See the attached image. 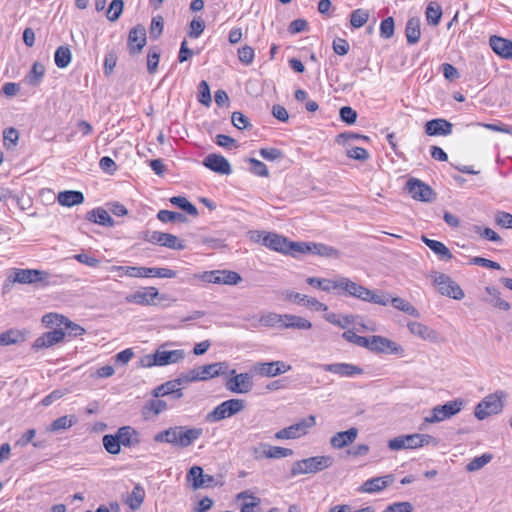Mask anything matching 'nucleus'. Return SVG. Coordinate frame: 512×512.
<instances>
[{
    "label": "nucleus",
    "instance_id": "bf43d9fd",
    "mask_svg": "<svg viewBox=\"0 0 512 512\" xmlns=\"http://www.w3.org/2000/svg\"><path fill=\"white\" fill-rule=\"evenodd\" d=\"M157 218L163 223L187 222V217L184 214L169 210H160L157 214Z\"/></svg>",
    "mask_w": 512,
    "mask_h": 512
},
{
    "label": "nucleus",
    "instance_id": "20e7f679",
    "mask_svg": "<svg viewBox=\"0 0 512 512\" xmlns=\"http://www.w3.org/2000/svg\"><path fill=\"white\" fill-rule=\"evenodd\" d=\"M333 462V457L328 455L314 456L298 460L292 465L291 475L315 474L331 467Z\"/></svg>",
    "mask_w": 512,
    "mask_h": 512
},
{
    "label": "nucleus",
    "instance_id": "4c0bfd02",
    "mask_svg": "<svg viewBox=\"0 0 512 512\" xmlns=\"http://www.w3.org/2000/svg\"><path fill=\"white\" fill-rule=\"evenodd\" d=\"M405 35L409 44H416L421 37L420 19L418 17L410 18L405 27Z\"/></svg>",
    "mask_w": 512,
    "mask_h": 512
},
{
    "label": "nucleus",
    "instance_id": "72a5a7b5",
    "mask_svg": "<svg viewBox=\"0 0 512 512\" xmlns=\"http://www.w3.org/2000/svg\"><path fill=\"white\" fill-rule=\"evenodd\" d=\"M86 219L106 227H112L115 224L108 211L101 207H97L89 211L86 214Z\"/></svg>",
    "mask_w": 512,
    "mask_h": 512
},
{
    "label": "nucleus",
    "instance_id": "5701e85b",
    "mask_svg": "<svg viewBox=\"0 0 512 512\" xmlns=\"http://www.w3.org/2000/svg\"><path fill=\"white\" fill-rule=\"evenodd\" d=\"M425 133L428 136H447L452 133L453 125L446 119H432L425 123Z\"/></svg>",
    "mask_w": 512,
    "mask_h": 512
},
{
    "label": "nucleus",
    "instance_id": "603ef678",
    "mask_svg": "<svg viewBox=\"0 0 512 512\" xmlns=\"http://www.w3.org/2000/svg\"><path fill=\"white\" fill-rule=\"evenodd\" d=\"M76 422L74 416H62L54 420L50 427L47 429L49 432H58L72 427Z\"/></svg>",
    "mask_w": 512,
    "mask_h": 512
},
{
    "label": "nucleus",
    "instance_id": "7ed1b4c3",
    "mask_svg": "<svg viewBox=\"0 0 512 512\" xmlns=\"http://www.w3.org/2000/svg\"><path fill=\"white\" fill-rule=\"evenodd\" d=\"M506 398L507 393L503 390H497L485 396L475 407V417L478 420H484L491 415L500 413L503 410Z\"/></svg>",
    "mask_w": 512,
    "mask_h": 512
},
{
    "label": "nucleus",
    "instance_id": "a19ab883",
    "mask_svg": "<svg viewBox=\"0 0 512 512\" xmlns=\"http://www.w3.org/2000/svg\"><path fill=\"white\" fill-rule=\"evenodd\" d=\"M258 322L261 326L269 328H280L283 326V314H277L275 312L263 313Z\"/></svg>",
    "mask_w": 512,
    "mask_h": 512
},
{
    "label": "nucleus",
    "instance_id": "bb28decb",
    "mask_svg": "<svg viewBox=\"0 0 512 512\" xmlns=\"http://www.w3.org/2000/svg\"><path fill=\"white\" fill-rule=\"evenodd\" d=\"M358 433L359 431L355 427H352L346 431L337 432L331 437L330 445L334 449H343L356 440Z\"/></svg>",
    "mask_w": 512,
    "mask_h": 512
},
{
    "label": "nucleus",
    "instance_id": "774afa93",
    "mask_svg": "<svg viewBox=\"0 0 512 512\" xmlns=\"http://www.w3.org/2000/svg\"><path fill=\"white\" fill-rule=\"evenodd\" d=\"M413 505L410 502H395L388 505L383 512H412Z\"/></svg>",
    "mask_w": 512,
    "mask_h": 512
},
{
    "label": "nucleus",
    "instance_id": "423d86ee",
    "mask_svg": "<svg viewBox=\"0 0 512 512\" xmlns=\"http://www.w3.org/2000/svg\"><path fill=\"white\" fill-rule=\"evenodd\" d=\"M464 407V400L455 399L443 405L432 408L430 414L424 418L425 423H438L458 414Z\"/></svg>",
    "mask_w": 512,
    "mask_h": 512
},
{
    "label": "nucleus",
    "instance_id": "c756f323",
    "mask_svg": "<svg viewBox=\"0 0 512 512\" xmlns=\"http://www.w3.org/2000/svg\"><path fill=\"white\" fill-rule=\"evenodd\" d=\"M121 446L133 448L141 443L139 432L131 426H122L117 430Z\"/></svg>",
    "mask_w": 512,
    "mask_h": 512
},
{
    "label": "nucleus",
    "instance_id": "58836bf2",
    "mask_svg": "<svg viewBox=\"0 0 512 512\" xmlns=\"http://www.w3.org/2000/svg\"><path fill=\"white\" fill-rule=\"evenodd\" d=\"M486 292L489 295V298L486 299V301L492 305L493 307L499 308L503 311H508L510 309V303L503 300L500 297V292L496 287L488 286L486 287Z\"/></svg>",
    "mask_w": 512,
    "mask_h": 512
},
{
    "label": "nucleus",
    "instance_id": "1a4fd4ad",
    "mask_svg": "<svg viewBox=\"0 0 512 512\" xmlns=\"http://www.w3.org/2000/svg\"><path fill=\"white\" fill-rule=\"evenodd\" d=\"M431 277L433 278L434 285L442 295L451 297L456 300H461L464 298V292L461 287L448 275L434 272Z\"/></svg>",
    "mask_w": 512,
    "mask_h": 512
},
{
    "label": "nucleus",
    "instance_id": "c03bdc74",
    "mask_svg": "<svg viewBox=\"0 0 512 512\" xmlns=\"http://www.w3.org/2000/svg\"><path fill=\"white\" fill-rule=\"evenodd\" d=\"M144 498L145 490L141 485L137 484L133 487V490L127 499V504L132 510H137L141 507Z\"/></svg>",
    "mask_w": 512,
    "mask_h": 512
},
{
    "label": "nucleus",
    "instance_id": "f704fd0d",
    "mask_svg": "<svg viewBox=\"0 0 512 512\" xmlns=\"http://www.w3.org/2000/svg\"><path fill=\"white\" fill-rule=\"evenodd\" d=\"M57 200L61 206L72 207L82 204L85 198L81 191L66 190L58 194Z\"/></svg>",
    "mask_w": 512,
    "mask_h": 512
},
{
    "label": "nucleus",
    "instance_id": "412c9836",
    "mask_svg": "<svg viewBox=\"0 0 512 512\" xmlns=\"http://www.w3.org/2000/svg\"><path fill=\"white\" fill-rule=\"evenodd\" d=\"M362 301L386 306L389 303V295L386 293H376L360 284L354 291V296Z\"/></svg>",
    "mask_w": 512,
    "mask_h": 512
},
{
    "label": "nucleus",
    "instance_id": "6e6d98bb",
    "mask_svg": "<svg viewBox=\"0 0 512 512\" xmlns=\"http://www.w3.org/2000/svg\"><path fill=\"white\" fill-rule=\"evenodd\" d=\"M313 253L315 255L330 257V258H338L340 253L337 249L332 246L323 244V243H314L312 246Z\"/></svg>",
    "mask_w": 512,
    "mask_h": 512
},
{
    "label": "nucleus",
    "instance_id": "0eeeda50",
    "mask_svg": "<svg viewBox=\"0 0 512 512\" xmlns=\"http://www.w3.org/2000/svg\"><path fill=\"white\" fill-rule=\"evenodd\" d=\"M315 425V416L309 415L308 417L301 419L299 422L277 431L275 433V438L278 440L297 439L308 434L309 430Z\"/></svg>",
    "mask_w": 512,
    "mask_h": 512
},
{
    "label": "nucleus",
    "instance_id": "13d9d810",
    "mask_svg": "<svg viewBox=\"0 0 512 512\" xmlns=\"http://www.w3.org/2000/svg\"><path fill=\"white\" fill-rule=\"evenodd\" d=\"M369 16L370 15L367 10L358 8L352 11L350 15V24L354 28H360L367 23Z\"/></svg>",
    "mask_w": 512,
    "mask_h": 512
},
{
    "label": "nucleus",
    "instance_id": "7c9ffc66",
    "mask_svg": "<svg viewBox=\"0 0 512 512\" xmlns=\"http://www.w3.org/2000/svg\"><path fill=\"white\" fill-rule=\"evenodd\" d=\"M394 481V476L392 474L385 475L382 477H374L371 479H368L363 485H362V491L366 493H376L384 490L386 487H388L390 484H392Z\"/></svg>",
    "mask_w": 512,
    "mask_h": 512
},
{
    "label": "nucleus",
    "instance_id": "a211bd4d",
    "mask_svg": "<svg viewBox=\"0 0 512 512\" xmlns=\"http://www.w3.org/2000/svg\"><path fill=\"white\" fill-rule=\"evenodd\" d=\"M12 281L21 284H33L47 280L49 274L37 269H14Z\"/></svg>",
    "mask_w": 512,
    "mask_h": 512
},
{
    "label": "nucleus",
    "instance_id": "b1692460",
    "mask_svg": "<svg viewBox=\"0 0 512 512\" xmlns=\"http://www.w3.org/2000/svg\"><path fill=\"white\" fill-rule=\"evenodd\" d=\"M65 335V331L60 329V327H56L54 330L43 333L40 337H38L33 344V348H49L54 344L61 342L64 339Z\"/></svg>",
    "mask_w": 512,
    "mask_h": 512
},
{
    "label": "nucleus",
    "instance_id": "a18cd8bd",
    "mask_svg": "<svg viewBox=\"0 0 512 512\" xmlns=\"http://www.w3.org/2000/svg\"><path fill=\"white\" fill-rule=\"evenodd\" d=\"M187 480L192 482L194 490L204 487L206 484L203 469L200 466H193L187 473Z\"/></svg>",
    "mask_w": 512,
    "mask_h": 512
},
{
    "label": "nucleus",
    "instance_id": "39448f33",
    "mask_svg": "<svg viewBox=\"0 0 512 512\" xmlns=\"http://www.w3.org/2000/svg\"><path fill=\"white\" fill-rule=\"evenodd\" d=\"M245 407V400L237 398L229 399L223 401L212 411L207 413L205 420L209 423H216L242 412Z\"/></svg>",
    "mask_w": 512,
    "mask_h": 512
},
{
    "label": "nucleus",
    "instance_id": "f03ea898",
    "mask_svg": "<svg viewBox=\"0 0 512 512\" xmlns=\"http://www.w3.org/2000/svg\"><path fill=\"white\" fill-rule=\"evenodd\" d=\"M171 343L167 342L162 344L153 354L145 355L141 358L140 364L142 367L152 366H166L181 362L186 353L182 349L166 350L165 347L170 346Z\"/></svg>",
    "mask_w": 512,
    "mask_h": 512
},
{
    "label": "nucleus",
    "instance_id": "69168bd1",
    "mask_svg": "<svg viewBox=\"0 0 512 512\" xmlns=\"http://www.w3.org/2000/svg\"><path fill=\"white\" fill-rule=\"evenodd\" d=\"M198 101L206 107H209L212 102L209 85L204 80L199 84Z\"/></svg>",
    "mask_w": 512,
    "mask_h": 512
},
{
    "label": "nucleus",
    "instance_id": "2eb2a0df",
    "mask_svg": "<svg viewBox=\"0 0 512 512\" xmlns=\"http://www.w3.org/2000/svg\"><path fill=\"white\" fill-rule=\"evenodd\" d=\"M291 366L283 361L258 362L253 366V371L263 377H275L288 372Z\"/></svg>",
    "mask_w": 512,
    "mask_h": 512
},
{
    "label": "nucleus",
    "instance_id": "f257e3e1",
    "mask_svg": "<svg viewBox=\"0 0 512 512\" xmlns=\"http://www.w3.org/2000/svg\"><path fill=\"white\" fill-rule=\"evenodd\" d=\"M203 435L201 427L171 426L156 433L154 442L170 444L178 449H185L193 445Z\"/></svg>",
    "mask_w": 512,
    "mask_h": 512
},
{
    "label": "nucleus",
    "instance_id": "9b49d317",
    "mask_svg": "<svg viewBox=\"0 0 512 512\" xmlns=\"http://www.w3.org/2000/svg\"><path fill=\"white\" fill-rule=\"evenodd\" d=\"M368 350L374 353L399 356H403L405 352L404 348L400 344L380 335L371 336Z\"/></svg>",
    "mask_w": 512,
    "mask_h": 512
},
{
    "label": "nucleus",
    "instance_id": "aec40b11",
    "mask_svg": "<svg viewBox=\"0 0 512 512\" xmlns=\"http://www.w3.org/2000/svg\"><path fill=\"white\" fill-rule=\"evenodd\" d=\"M203 165L221 175H230L232 173V167L229 161L219 154H208L203 160Z\"/></svg>",
    "mask_w": 512,
    "mask_h": 512
},
{
    "label": "nucleus",
    "instance_id": "2f4dec72",
    "mask_svg": "<svg viewBox=\"0 0 512 512\" xmlns=\"http://www.w3.org/2000/svg\"><path fill=\"white\" fill-rule=\"evenodd\" d=\"M179 386L177 379L167 381L153 390V397L173 395L175 399H180L183 397V391Z\"/></svg>",
    "mask_w": 512,
    "mask_h": 512
},
{
    "label": "nucleus",
    "instance_id": "473e14b6",
    "mask_svg": "<svg viewBox=\"0 0 512 512\" xmlns=\"http://www.w3.org/2000/svg\"><path fill=\"white\" fill-rule=\"evenodd\" d=\"M311 328L312 323L306 318L293 314H283L282 329L309 330Z\"/></svg>",
    "mask_w": 512,
    "mask_h": 512
},
{
    "label": "nucleus",
    "instance_id": "f8f14e48",
    "mask_svg": "<svg viewBox=\"0 0 512 512\" xmlns=\"http://www.w3.org/2000/svg\"><path fill=\"white\" fill-rule=\"evenodd\" d=\"M143 239L152 244H158L170 249L183 250L185 245L173 234L159 231H146Z\"/></svg>",
    "mask_w": 512,
    "mask_h": 512
},
{
    "label": "nucleus",
    "instance_id": "ddd939ff",
    "mask_svg": "<svg viewBox=\"0 0 512 512\" xmlns=\"http://www.w3.org/2000/svg\"><path fill=\"white\" fill-rule=\"evenodd\" d=\"M230 374L234 375L226 381L225 387L228 391L237 394H246L253 388L252 375L249 373L236 374L232 369Z\"/></svg>",
    "mask_w": 512,
    "mask_h": 512
},
{
    "label": "nucleus",
    "instance_id": "4468645a",
    "mask_svg": "<svg viewBox=\"0 0 512 512\" xmlns=\"http://www.w3.org/2000/svg\"><path fill=\"white\" fill-rule=\"evenodd\" d=\"M252 453L257 460L263 458L280 459L293 455V450L262 443L258 447H254Z\"/></svg>",
    "mask_w": 512,
    "mask_h": 512
},
{
    "label": "nucleus",
    "instance_id": "6e6552de",
    "mask_svg": "<svg viewBox=\"0 0 512 512\" xmlns=\"http://www.w3.org/2000/svg\"><path fill=\"white\" fill-rule=\"evenodd\" d=\"M42 322L47 326L60 327V329L63 331L65 330L71 337L81 336L86 332L82 326L57 313H48L44 315Z\"/></svg>",
    "mask_w": 512,
    "mask_h": 512
},
{
    "label": "nucleus",
    "instance_id": "c85d7f7f",
    "mask_svg": "<svg viewBox=\"0 0 512 512\" xmlns=\"http://www.w3.org/2000/svg\"><path fill=\"white\" fill-rule=\"evenodd\" d=\"M411 334L430 342H438L439 335L437 331L420 322L412 321L407 324Z\"/></svg>",
    "mask_w": 512,
    "mask_h": 512
},
{
    "label": "nucleus",
    "instance_id": "680f3d73",
    "mask_svg": "<svg viewBox=\"0 0 512 512\" xmlns=\"http://www.w3.org/2000/svg\"><path fill=\"white\" fill-rule=\"evenodd\" d=\"M492 460V455L489 453H484L479 457H475L472 459L466 466V470L469 472H474L480 470L485 465H487Z\"/></svg>",
    "mask_w": 512,
    "mask_h": 512
},
{
    "label": "nucleus",
    "instance_id": "c9c22d12",
    "mask_svg": "<svg viewBox=\"0 0 512 512\" xmlns=\"http://www.w3.org/2000/svg\"><path fill=\"white\" fill-rule=\"evenodd\" d=\"M167 409V403L159 398L148 400L142 408V414L146 419L157 416Z\"/></svg>",
    "mask_w": 512,
    "mask_h": 512
},
{
    "label": "nucleus",
    "instance_id": "8fccbe9b",
    "mask_svg": "<svg viewBox=\"0 0 512 512\" xmlns=\"http://www.w3.org/2000/svg\"><path fill=\"white\" fill-rule=\"evenodd\" d=\"M426 20L431 25H438L442 17L441 6L436 2H430L425 11Z\"/></svg>",
    "mask_w": 512,
    "mask_h": 512
},
{
    "label": "nucleus",
    "instance_id": "864d4df0",
    "mask_svg": "<svg viewBox=\"0 0 512 512\" xmlns=\"http://www.w3.org/2000/svg\"><path fill=\"white\" fill-rule=\"evenodd\" d=\"M314 242H289V253L293 257H296L298 254H312V246Z\"/></svg>",
    "mask_w": 512,
    "mask_h": 512
},
{
    "label": "nucleus",
    "instance_id": "f3484780",
    "mask_svg": "<svg viewBox=\"0 0 512 512\" xmlns=\"http://www.w3.org/2000/svg\"><path fill=\"white\" fill-rule=\"evenodd\" d=\"M129 277H160V278H175L177 272L169 268H156V267H136L128 268Z\"/></svg>",
    "mask_w": 512,
    "mask_h": 512
},
{
    "label": "nucleus",
    "instance_id": "dca6fc26",
    "mask_svg": "<svg viewBox=\"0 0 512 512\" xmlns=\"http://www.w3.org/2000/svg\"><path fill=\"white\" fill-rule=\"evenodd\" d=\"M318 367L323 371L331 372L340 377H354L364 373L361 367L351 363L319 364Z\"/></svg>",
    "mask_w": 512,
    "mask_h": 512
},
{
    "label": "nucleus",
    "instance_id": "09e8293b",
    "mask_svg": "<svg viewBox=\"0 0 512 512\" xmlns=\"http://www.w3.org/2000/svg\"><path fill=\"white\" fill-rule=\"evenodd\" d=\"M337 294L343 296H354V291L358 286V283L350 280L346 277H339L337 283Z\"/></svg>",
    "mask_w": 512,
    "mask_h": 512
},
{
    "label": "nucleus",
    "instance_id": "a878e982",
    "mask_svg": "<svg viewBox=\"0 0 512 512\" xmlns=\"http://www.w3.org/2000/svg\"><path fill=\"white\" fill-rule=\"evenodd\" d=\"M289 240L276 233L269 232L262 238V244L271 250L281 252L284 254L289 253Z\"/></svg>",
    "mask_w": 512,
    "mask_h": 512
},
{
    "label": "nucleus",
    "instance_id": "cd10ccee",
    "mask_svg": "<svg viewBox=\"0 0 512 512\" xmlns=\"http://www.w3.org/2000/svg\"><path fill=\"white\" fill-rule=\"evenodd\" d=\"M228 369L227 362H217L197 367L200 381H206L220 375L226 374Z\"/></svg>",
    "mask_w": 512,
    "mask_h": 512
},
{
    "label": "nucleus",
    "instance_id": "4d7b16f0",
    "mask_svg": "<svg viewBox=\"0 0 512 512\" xmlns=\"http://www.w3.org/2000/svg\"><path fill=\"white\" fill-rule=\"evenodd\" d=\"M342 337L350 343H353L359 347L369 349L371 337L359 336L356 333H354L352 330L345 331L342 334Z\"/></svg>",
    "mask_w": 512,
    "mask_h": 512
},
{
    "label": "nucleus",
    "instance_id": "0e129e2a",
    "mask_svg": "<svg viewBox=\"0 0 512 512\" xmlns=\"http://www.w3.org/2000/svg\"><path fill=\"white\" fill-rule=\"evenodd\" d=\"M248 162L250 164V171L253 174H255L257 176H261V177L269 176L268 168L263 162L255 159V158H249Z\"/></svg>",
    "mask_w": 512,
    "mask_h": 512
},
{
    "label": "nucleus",
    "instance_id": "338daca9",
    "mask_svg": "<svg viewBox=\"0 0 512 512\" xmlns=\"http://www.w3.org/2000/svg\"><path fill=\"white\" fill-rule=\"evenodd\" d=\"M160 52L156 49H150L147 55V70L150 74H154L158 68Z\"/></svg>",
    "mask_w": 512,
    "mask_h": 512
},
{
    "label": "nucleus",
    "instance_id": "9d476101",
    "mask_svg": "<svg viewBox=\"0 0 512 512\" xmlns=\"http://www.w3.org/2000/svg\"><path fill=\"white\" fill-rule=\"evenodd\" d=\"M406 189L414 200L430 203L437 197L436 192L426 183L417 179L410 178L406 182Z\"/></svg>",
    "mask_w": 512,
    "mask_h": 512
},
{
    "label": "nucleus",
    "instance_id": "3c124183",
    "mask_svg": "<svg viewBox=\"0 0 512 512\" xmlns=\"http://www.w3.org/2000/svg\"><path fill=\"white\" fill-rule=\"evenodd\" d=\"M44 74H45L44 65L41 64L40 62H35L32 65V68H31L29 74L26 76V81L28 84L36 86L42 81Z\"/></svg>",
    "mask_w": 512,
    "mask_h": 512
},
{
    "label": "nucleus",
    "instance_id": "e2e57ef3",
    "mask_svg": "<svg viewBox=\"0 0 512 512\" xmlns=\"http://www.w3.org/2000/svg\"><path fill=\"white\" fill-rule=\"evenodd\" d=\"M395 22L393 17H387L380 23V35L382 38L389 39L394 35Z\"/></svg>",
    "mask_w": 512,
    "mask_h": 512
},
{
    "label": "nucleus",
    "instance_id": "393cba45",
    "mask_svg": "<svg viewBox=\"0 0 512 512\" xmlns=\"http://www.w3.org/2000/svg\"><path fill=\"white\" fill-rule=\"evenodd\" d=\"M489 45L493 52L503 59H512V41L497 35H492Z\"/></svg>",
    "mask_w": 512,
    "mask_h": 512
},
{
    "label": "nucleus",
    "instance_id": "052dcab7",
    "mask_svg": "<svg viewBox=\"0 0 512 512\" xmlns=\"http://www.w3.org/2000/svg\"><path fill=\"white\" fill-rule=\"evenodd\" d=\"M123 8V0H112L106 13L107 19L111 22L117 21L123 12Z\"/></svg>",
    "mask_w": 512,
    "mask_h": 512
},
{
    "label": "nucleus",
    "instance_id": "4be33fe9",
    "mask_svg": "<svg viewBox=\"0 0 512 512\" xmlns=\"http://www.w3.org/2000/svg\"><path fill=\"white\" fill-rule=\"evenodd\" d=\"M159 292L155 287H147L144 290L136 291L125 297L127 303H134L138 305H151L158 297Z\"/></svg>",
    "mask_w": 512,
    "mask_h": 512
},
{
    "label": "nucleus",
    "instance_id": "5fc2aeb1",
    "mask_svg": "<svg viewBox=\"0 0 512 512\" xmlns=\"http://www.w3.org/2000/svg\"><path fill=\"white\" fill-rule=\"evenodd\" d=\"M170 202L187 212L189 215L194 217L198 216V209L191 202H189L187 198L183 196H174L170 199Z\"/></svg>",
    "mask_w": 512,
    "mask_h": 512
},
{
    "label": "nucleus",
    "instance_id": "79ce46f5",
    "mask_svg": "<svg viewBox=\"0 0 512 512\" xmlns=\"http://www.w3.org/2000/svg\"><path fill=\"white\" fill-rule=\"evenodd\" d=\"M306 282L314 287L321 289L324 292L337 291V279H326V278H317V277H308Z\"/></svg>",
    "mask_w": 512,
    "mask_h": 512
},
{
    "label": "nucleus",
    "instance_id": "de8ad7c7",
    "mask_svg": "<svg viewBox=\"0 0 512 512\" xmlns=\"http://www.w3.org/2000/svg\"><path fill=\"white\" fill-rule=\"evenodd\" d=\"M72 59V53L68 46H60L57 48L54 60L58 68H66Z\"/></svg>",
    "mask_w": 512,
    "mask_h": 512
},
{
    "label": "nucleus",
    "instance_id": "49530a36",
    "mask_svg": "<svg viewBox=\"0 0 512 512\" xmlns=\"http://www.w3.org/2000/svg\"><path fill=\"white\" fill-rule=\"evenodd\" d=\"M102 443L109 454L118 455L121 452V443L117 433L104 435Z\"/></svg>",
    "mask_w": 512,
    "mask_h": 512
},
{
    "label": "nucleus",
    "instance_id": "6ab92c4d",
    "mask_svg": "<svg viewBox=\"0 0 512 512\" xmlns=\"http://www.w3.org/2000/svg\"><path fill=\"white\" fill-rule=\"evenodd\" d=\"M146 28L138 24L129 31L128 49L131 55L140 53L146 45Z\"/></svg>",
    "mask_w": 512,
    "mask_h": 512
},
{
    "label": "nucleus",
    "instance_id": "37998d69",
    "mask_svg": "<svg viewBox=\"0 0 512 512\" xmlns=\"http://www.w3.org/2000/svg\"><path fill=\"white\" fill-rule=\"evenodd\" d=\"M25 340V334L17 329H9L0 334V346L17 344Z\"/></svg>",
    "mask_w": 512,
    "mask_h": 512
},
{
    "label": "nucleus",
    "instance_id": "e433bc0d",
    "mask_svg": "<svg viewBox=\"0 0 512 512\" xmlns=\"http://www.w3.org/2000/svg\"><path fill=\"white\" fill-rule=\"evenodd\" d=\"M421 240L441 259L450 260L453 258L450 250L440 241L432 240L423 235Z\"/></svg>",
    "mask_w": 512,
    "mask_h": 512
},
{
    "label": "nucleus",
    "instance_id": "ea45409f",
    "mask_svg": "<svg viewBox=\"0 0 512 512\" xmlns=\"http://www.w3.org/2000/svg\"><path fill=\"white\" fill-rule=\"evenodd\" d=\"M324 318L329 323L336 325L342 329H345L349 325L354 324L356 322V319L358 318V316H354V315L340 316L336 313L330 312V313H326L324 315Z\"/></svg>",
    "mask_w": 512,
    "mask_h": 512
}]
</instances>
